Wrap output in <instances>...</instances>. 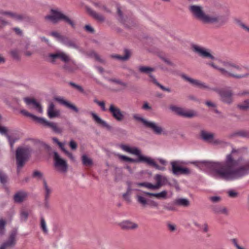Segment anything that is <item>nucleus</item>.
Masks as SVG:
<instances>
[{
  "label": "nucleus",
  "instance_id": "1",
  "mask_svg": "<svg viewBox=\"0 0 249 249\" xmlns=\"http://www.w3.org/2000/svg\"><path fill=\"white\" fill-rule=\"evenodd\" d=\"M239 152L233 149L226 156L224 162L209 160H200L194 163L201 170L208 172L217 179L232 181L242 178L249 174V160L241 163L242 159L238 157Z\"/></svg>",
  "mask_w": 249,
  "mask_h": 249
},
{
  "label": "nucleus",
  "instance_id": "2",
  "mask_svg": "<svg viewBox=\"0 0 249 249\" xmlns=\"http://www.w3.org/2000/svg\"><path fill=\"white\" fill-rule=\"evenodd\" d=\"M60 58L66 63L63 67V69L69 72H72L78 69L76 62L71 59L70 56L64 52L57 51L54 53H49L47 56V60L52 63H55V59Z\"/></svg>",
  "mask_w": 249,
  "mask_h": 249
},
{
  "label": "nucleus",
  "instance_id": "3",
  "mask_svg": "<svg viewBox=\"0 0 249 249\" xmlns=\"http://www.w3.org/2000/svg\"><path fill=\"white\" fill-rule=\"evenodd\" d=\"M188 10L192 15L196 19L204 23H214L218 20V17L215 15H209L205 14L203 7L199 5H190Z\"/></svg>",
  "mask_w": 249,
  "mask_h": 249
},
{
  "label": "nucleus",
  "instance_id": "4",
  "mask_svg": "<svg viewBox=\"0 0 249 249\" xmlns=\"http://www.w3.org/2000/svg\"><path fill=\"white\" fill-rule=\"evenodd\" d=\"M221 63L225 68H220L217 67L214 65L213 63H209L208 64L213 68L214 69L218 70L221 74L227 77H233L236 78H242L246 77L248 75V74H241V75H235L233 74L231 71L233 70H239L240 67L236 64L230 62V61H222Z\"/></svg>",
  "mask_w": 249,
  "mask_h": 249
},
{
  "label": "nucleus",
  "instance_id": "5",
  "mask_svg": "<svg viewBox=\"0 0 249 249\" xmlns=\"http://www.w3.org/2000/svg\"><path fill=\"white\" fill-rule=\"evenodd\" d=\"M44 18L46 21H49L53 24H56L59 21L63 20L69 24L72 28L75 27L74 22L69 17L64 14L58 9H52L51 11V15L46 16Z\"/></svg>",
  "mask_w": 249,
  "mask_h": 249
},
{
  "label": "nucleus",
  "instance_id": "6",
  "mask_svg": "<svg viewBox=\"0 0 249 249\" xmlns=\"http://www.w3.org/2000/svg\"><path fill=\"white\" fill-rule=\"evenodd\" d=\"M20 112L25 116L30 117L36 123L43 127L50 128L56 133H61L62 132V130L57 126V124L55 123L50 122L43 117H37L24 109L21 110Z\"/></svg>",
  "mask_w": 249,
  "mask_h": 249
},
{
  "label": "nucleus",
  "instance_id": "7",
  "mask_svg": "<svg viewBox=\"0 0 249 249\" xmlns=\"http://www.w3.org/2000/svg\"><path fill=\"white\" fill-rule=\"evenodd\" d=\"M135 195L137 202L142 207L154 206L156 193H150L140 190Z\"/></svg>",
  "mask_w": 249,
  "mask_h": 249
},
{
  "label": "nucleus",
  "instance_id": "8",
  "mask_svg": "<svg viewBox=\"0 0 249 249\" xmlns=\"http://www.w3.org/2000/svg\"><path fill=\"white\" fill-rule=\"evenodd\" d=\"M119 147L124 151L134 155L139 158V160L145 161L149 165H154V161L150 158L142 154L141 151L137 147H131L129 145L121 144Z\"/></svg>",
  "mask_w": 249,
  "mask_h": 249
},
{
  "label": "nucleus",
  "instance_id": "9",
  "mask_svg": "<svg viewBox=\"0 0 249 249\" xmlns=\"http://www.w3.org/2000/svg\"><path fill=\"white\" fill-rule=\"evenodd\" d=\"M30 149L27 147H18L16 150L17 170L19 172L27 160L30 154Z\"/></svg>",
  "mask_w": 249,
  "mask_h": 249
},
{
  "label": "nucleus",
  "instance_id": "10",
  "mask_svg": "<svg viewBox=\"0 0 249 249\" xmlns=\"http://www.w3.org/2000/svg\"><path fill=\"white\" fill-rule=\"evenodd\" d=\"M62 44L69 48L77 50L79 53L85 54L88 56L93 57L95 58L97 60H98L99 61H101L99 56L94 51H91L89 53H86L82 48H81L78 46V45L76 43V42L75 41L71 40L66 36L64 40H63V42L62 43Z\"/></svg>",
  "mask_w": 249,
  "mask_h": 249
},
{
  "label": "nucleus",
  "instance_id": "11",
  "mask_svg": "<svg viewBox=\"0 0 249 249\" xmlns=\"http://www.w3.org/2000/svg\"><path fill=\"white\" fill-rule=\"evenodd\" d=\"M54 166L56 169L59 172L65 173L68 169V165L66 160L56 152H53Z\"/></svg>",
  "mask_w": 249,
  "mask_h": 249
},
{
  "label": "nucleus",
  "instance_id": "12",
  "mask_svg": "<svg viewBox=\"0 0 249 249\" xmlns=\"http://www.w3.org/2000/svg\"><path fill=\"white\" fill-rule=\"evenodd\" d=\"M219 95L221 100L225 103L230 104L233 101V93L231 89L229 88L222 89H213Z\"/></svg>",
  "mask_w": 249,
  "mask_h": 249
},
{
  "label": "nucleus",
  "instance_id": "13",
  "mask_svg": "<svg viewBox=\"0 0 249 249\" xmlns=\"http://www.w3.org/2000/svg\"><path fill=\"white\" fill-rule=\"evenodd\" d=\"M170 109L176 114L185 118H192L196 115L195 111L192 110H186L176 106H171Z\"/></svg>",
  "mask_w": 249,
  "mask_h": 249
},
{
  "label": "nucleus",
  "instance_id": "14",
  "mask_svg": "<svg viewBox=\"0 0 249 249\" xmlns=\"http://www.w3.org/2000/svg\"><path fill=\"white\" fill-rule=\"evenodd\" d=\"M108 111L112 117L118 122H121L124 118V112L119 107L113 104H110Z\"/></svg>",
  "mask_w": 249,
  "mask_h": 249
},
{
  "label": "nucleus",
  "instance_id": "15",
  "mask_svg": "<svg viewBox=\"0 0 249 249\" xmlns=\"http://www.w3.org/2000/svg\"><path fill=\"white\" fill-rule=\"evenodd\" d=\"M193 51L199 56L205 58L214 59V56L210 53L209 50L200 46L193 44L192 45Z\"/></svg>",
  "mask_w": 249,
  "mask_h": 249
},
{
  "label": "nucleus",
  "instance_id": "16",
  "mask_svg": "<svg viewBox=\"0 0 249 249\" xmlns=\"http://www.w3.org/2000/svg\"><path fill=\"white\" fill-rule=\"evenodd\" d=\"M118 226L124 230H134L139 227L138 224L130 220H124L118 223Z\"/></svg>",
  "mask_w": 249,
  "mask_h": 249
},
{
  "label": "nucleus",
  "instance_id": "17",
  "mask_svg": "<svg viewBox=\"0 0 249 249\" xmlns=\"http://www.w3.org/2000/svg\"><path fill=\"white\" fill-rule=\"evenodd\" d=\"M126 184L127 186V190L126 193L123 194V197L127 202H130L131 201V196L132 194V191H140V190L139 188L134 187L132 182L127 181L126 182Z\"/></svg>",
  "mask_w": 249,
  "mask_h": 249
},
{
  "label": "nucleus",
  "instance_id": "18",
  "mask_svg": "<svg viewBox=\"0 0 249 249\" xmlns=\"http://www.w3.org/2000/svg\"><path fill=\"white\" fill-rule=\"evenodd\" d=\"M24 101L27 105L30 106V108L36 109V111L39 113H42L43 112V109L41 105L39 103L37 102L35 99L25 98L24 99Z\"/></svg>",
  "mask_w": 249,
  "mask_h": 249
},
{
  "label": "nucleus",
  "instance_id": "19",
  "mask_svg": "<svg viewBox=\"0 0 249 249\" xmlns=\"http://www.w3.org/2000/svg\"><path fill=\"white\" fill-rule=\"evenodd\" d=\"M47 112L48 117L50 119L59 117L60 114V110L55 108L54 105L53 103L49 104Z\"/></svg>",
  "mask_w": 249,
  "mask_h": 249
},
{
  "label": "nucleus",
  "instance_id": "20",
  "mask_svg": "<svg viewBox=\"0 0 249 249\" xmlns=\"http://www.w3.org/2000/svg\"><path fill=\"white\" fill-rule=\"evenodd\" d=\"M138 69L140 72L147 74L150 77L151 81L153 83H156V79L151 74L152 73L155 71L154 68L144 66H140L138 67Z\"/></svg>",
  "mask_w": 249,
  "mask_h": 249
},
{
  "label": "nucleus",
  "instance_id": "21",
  "mask_svg": "<svg viewBox=\"0 0 249 249\" xmlns=\"http://www.w3.org/2000/svg\"><path fill=\"white\" fill-rule=\"evenodd\" d=\"M181 76L184 80H185L186 81H187V82H189L190 84L196 87L203 89L209 88L208 86L206 85L204 83H203L200 81L192 79L184 74H182Z\"/></svg>",
  "mask_w": 249,
  "mask_h": 249
},
{
  "label": "nucleus",
  "instance_id": "22",
  "mask_svg": "<svg viewBox=\"0 0 249 249\" xmlns=\"http://www.w3.org/2000/svg\"><path fill=\"white\" fill-rule=\"evenodd\" d=\"M91 115L92 116V118L94 121L98 124L101 125L103 127L107 128L108 130H110L111 128V127L105 121L102 120L99 116H98L94 112H91L90 113Z\"/></svg>",
  "mask_w": 249,
  "mask_h": 249
},
{
  "label": "nucleus",
  "instance_id": "23",
  "mask_svg": "<svg viewBox=\"0 0 249 249\" xmlns=\"http://www.w3.org/2000/svg\"><path fill=\"white\" fill-rule=\"evenodd\" d=\"M134 187L138 188L139 187H143L149 190L156 189V184H153L147 182H132Z\"/></svg>",
  "mask_w": 249,
  "mask_h": 249
},
{
  "label": "nucleus",
  "instance_id": "24",
  "mask_svg": "<svg viewBox=\"0 0 249 249\" xmlns=\"http://www.w3.org/2000/svg\"><path fill=\"white\" fill-rule=\"evenodd\" d=\"M55 100L58 102L60 104L65 106L67 107H69L76 112L78 111V109L73 105L71 104L68 101L65 100L64 98L61 97L55 98Z\"/></svg>",
  "mask_w": 249,
  "mask_h": 249
},
{
  "label": "nucleus",
  "instance_id": "25",
  "mask_svg": "<svg viewBox=\"0 0 249 249\" xmlns=\"http://www.w3.org/2000/svg\"><path fill=\"white\" fill-rule=\"evenodd\" d=\"M201 137L206 142H215L213 140V135L211 133L202 130L201 132Z\"/></svg>",
  "mask_w": 249,
  "mask_h": 249
},
{
  "label": "nucleus",
  "instance_id": "26",
  "mask_svg": "<svg viewBox=\"0 0 249 249\" xmlns=\"http://www.w3.org/2000/svg\"><path fill=\"white\" fill-rule=\"evenodd\" d=\"M174 204L176 205L186 207L189 206L190 201L187 198H179L174 201Z\"/></svg>",
  "mask_w": 249,
  "mask_h": 249
},
{
  "label": "nucleus",
  "instance_id": "27",
  "mask_svg": "<svg viewBox=\"0 0 249 249\" xmlns=\"http://www.w3.org/2000/svg\"><path fill=\"white\" fill-rule=\"evenodd\" d=\"M27 196V194L26 193L24 192H19L15 195L14 199L17 203H21L25 200Z\"/></svg>",
  "mask_w": 249,
  "mask_h": 249
},
{
  "label": "nucleus",
  "instance_id": "28",
  "mask_svg": "<svg viewBox=\"0 0 249 249\" xmlns=\"http://www.w3.org/2000/svg\"><path fill=\"white\" fill-rule=\"evenodd\" d=\"M43 189L44 190V198L46 203H48L51 194L52 193L51 189L47 185L45 180H43Z\"/></svg>",
  "mask_w": 249,
  "mask_h": 249
},
{
  "label": "nucleus",
  "instance_id": "29",
  "mask_svg": "<svg viewBox=\"0 0 249 249\" xmlns=\"http://www.w3.org/2000/svg\"><path fill=\"white\" fill-rule=\"evenodd\" d=\"M15 243V234L12 233L9 238V240L2 244L0 246V249H5L8 247L13 246Z\"/></svg>",
  "mask_w": 249,
  "mask_h": 249
},
{
  "label": "nucleus",
  "instance_id": "30",
  "mask_svg": "<svg viewBox=\"0 0 249 249\" xmlns=\"http://www.w3.org/2000/svg\"><path fill=\"white\" fill-rule=\"evenodd\" d=\"M168 183L167 178L160 175H157V189L161 186L165 185Z\"/></svg>",
  "mask_w": 249,
  "mask_h": 249
},
{
  "label": "nucleus",
  "instance_id": "31",
  "mask_svg": "<svg viewBox=\"0 0 249 249\" xmlns=\"http://www.w3.org/2000/svg\"><path fill=\"white\" fill-rule=\"evenodd\" d=\"M236 25L245 32L249 34V25L242 22L239 19H235Z\"/></svg>",
  "mask_w": 249,
  "mask_h": 249
},
{
  "label": "nucleus",
  "instance_id": "32",
  "mask_svg": "<svg viewBox=\"0 0 249 249\" xmlns=\"http://www.w3.org/2000/svg\"><path fill=\"white\" fill-rule=\"evenodd\" d=\"M124 55V56H121L119 55H112V57L121 60L125 61L128 60L130 56V52L128 50H125Z\"/></svg>",
  "mask_w": 249,
  "mask_h": 249
},
{
  "label": "nucleus",
  "instance_id": "33",
  "mask_svg": "<svg viewBox=\"0 0 249 249\" xmlns=\"http://www.w3.org/2000/svg\"><path fill=\"white\" fill-rule=\"evenodd\" d=\"M178 162L173 161L171 162L172 171L174 174L178 175L181 174L182 167L178 165Z\"/></svg>",
  "mask_w": 249,
  "mask_h": 249
},
{
  "label": "nucleus",
  "instance_id": "34",
  "mask_svg": "<svg viewBox=\"0 0 249 249\" xmlns=\"http://www.w3.org/2000/svg\"><path fill=\"white\" fill-rule=\"evenodd\" d=\"M167 162L165 160L159 158L157 159V169L164 170L165 169V166Z\"/></svg>",
  "mask_w": 249,
  "mask_h": 249
},
{
  "label": "nucleus",
  "instance_id": "35",
  "mask_svg": "<svg viewBox=\"0 0 249 249\" xmlns=\"http://www.w3.org/2000/svg\"><path fill=\"white\" fill-rule=\"evenodd\" d=\"M81 160L83 164L85 166H91L93 164L92 159L86 155H83L81 157Z\"/></svg>",
  "mask_w": 249,
  "mask_h": 249
},
{
  "label": "nucleus",
  "instance_id": "36",
  "mask_svg": "<svg viewBox=\"0 0 249 249\" xmlns=\"http://www.w3.org/2000/svg\"><path fill=\"white\" fill-rule=\"evenodd\" d=\"M142 124L145 127L150 128L156 132V124L155 123L148 121L145 119Z\"/></svg>",
  "mask_w": 249,
  "mask_h": 249
},
{
  "label": "nucleus",
  "instance_id": "37",
  "mask_svg": "<svg viewBox=\"0 0 249 249\" xmlns=\"http://www.w3.org/2000/svg\"><path fill=\"white\" fill-rule=\"evenodd\" d=\"M142 124L145 127L150 128L156 132V124L155 123L148 121L145 119Z\"/></svg>",
  "mask_w": 249,
  "mask_h": 249
},
{
  "label": "nucleus",
  "instance_id": "38",
  "mask_svg": "<svg viewBox=\"0 0 249 249\" xmlns=\"http://www.w3.org/2000/svg\"><path fill=\"white\" fill-rule=\"evenodd\" d=\"M50 35L54 38H55L58 41L62 43L63 40H64L66 36H61L59 33L57 32H52L50 33Z\"/></svg>",
  "mask_w": 249,
  "mask_h": 249
},
{
  "label": "nucleus",
  "instance_id": "39",
  "mask_svg": "<svg viewBox=\"0 0 249 249\" xmlns=\"http://www.w3.org/2000/svg\"><path fill=\"white\" fill-rule=\"evenodd\" d=\"M238 108L242 110H246L249 108V100H245L243 102L238 104Z\"/></svg>",
  "mask_w": 249,
  "mask_h": 249
},
{
  "label": "nucleus",
  "instance_id": "40",
  "mask_svg": "<svg viewBox=\"0 0 249 249\" xmlns=\"http://www.w3.org/2000/svg\"><path fill=\"white\" fill-rule=\"evenodd\" d=\"M88 11L94 18L97 20L101 21H102L104 20V18L102 15L98 14L90 9H88Z\"/></svg>",
  "mask_w": 249,
  "mask_h": 249
},
{
  "label": "nucleus",
  "instance_id": "41",
  "mask_svg": "<svg viewBox=\"0 0 249 249\" xmlns=\"http://www.w3.org/2000/svg\"><path fill=\"white\" fill-rule=\"evenodd\" d=\"M40 227L43 231V232L47 234L48 233V231L47 228V225L43 217H41L40 219Z\"/></svg>",
  "mask_w": 249,
  "mask_h": 249
},
{
  "label": "nucleus",
  "instance_id": "42",
  "mask_svg": "<svg viewBox=\"0 0 249 249\" xmlns=\"http://www.w3.org/2000/svg\"><path fill=\"white\" fill-rule=\"evenodd\" d=\"M94 102L97 104L99 107H101V109L103 111H107V109L105 107V103L104 101H100L98 100L97 99H94Z\"/></svg>",
  "mask_w": 249,
  "mask_h": 249
},
{
  "label": "nucleus",
  "instance_id": "43",
  "mask_svg": "<svg viewBox=\"0 0 249 249\" xmlns=\"http://www.w3.org/2000/svg\"><path fill=\"white\" fill-rule=\"evenodd\" d=\"M6 221L3 219H0V235H2L5 231V226Z\"/></svg>",
  "mask_w": 249,
  "mask_h": 249
},
{
  "label": "nucleus",
  "instance_id": "44",
  "mask_svg": "<svg viewBox=\"0 0 249 249\" xmlns=\"http://www.w3.org/2000/svg\"><path fill=\"white\" fill-rule=\"evenodd\" d=\"M25 18V16L24 15L15 13L12 18L18 21H21L23 20Z\"/></svg>",
  "mask_w": 249,
  "mask_h": 249
},
{
  "label": "nucleus",
  "instance_id": "45",
  "mask_svg": "<svg viewBox=\"0 0 249 249\" xmlns=\"http://www.w3.org/2000/svg\"><path fill=\"white\" fill-rule=\"evenodd\" d=\"M167 197V192L163 190L160 193H157V198L166 199Z\"/></svg>",
  "mask_w": 249,
  "mask_h": 249
},
{
  "label": "nucleus",
  "instance_id": "46",
  "mask_svg": "<svg viewBox=\"0 0 249 249\" xmlns=\"http://www.w3.org/2000/svg\"><path fill=\"white\" fill-rule=\"evenodd\" d=\"M33 176L34 178H36L38 179H42L43 181L45 180L43 177L42 174L38 171H35L33 172Z\"/></svg>",
  "mask_w": 249,
  "mask_h": 249
},
{
  "label": "nucleus",
  "instance_id": "47",
  "mask_svg": "<svg viewBox=\"0 0 249 249\" xmlns=\"http://www.w3.org/2000/svg\"><path fill=\"white\" fill-rule=\"evenodd\" d=\"M62 151L65 153L66 155L68 156V157L70 159V160L73 161H75V159L74 156L72 155V154L69 151H68L67 150H66L65 148L63 149Z\"/></svg>",
  "mask_w": 249,
  "mask_h": 249
},
{
  "label": "nucleus",
  "instance_id": "48",
  "mask_svg": "<svg viewBox=\"0 0 249 249\" xmlns=\"http://www.w3.org/2000/svg\"><path fill=\"white\" fill-rule=\"evenodd\" d=\"M166 133L167 132L164 128L157 125V135H165Z\"/></svg>",
  "mask_w": 249,
  "mask_h": 249
},
{
  "label": "nucleus",
  "instance_id": "49",
  "mask_svg": "<svg viewBox=\"0 0 249 249\" xmlns=\"http://www.w3.org/2000/svg\"><path fill=\"white\" fill-rule=\"evenodd\" d=\"M133 117L134 118V119H135V120L138 121V122H140L141 123H142L143 124V122L144 121V120H145L144 118H143L140 115L138 114H134L133 115Z\"/></svg>",
  "mask_w": 249,
  "mask_h": 249
},
{
  "label": "nucleus",
  "instance_id": "50",
  "mask_svg": "<svg viewBox=\"0 0 249 249\" xmlns=\"http://www.w3.org/2000/svg\"><path fill=\"white\" fill-rule=\"evenodd\" d=\"M7 181V176L6 175L2 172L1 171H0V181L2 183H5Z\"/></svg>",
  "mask_w": 249,
  "mask_h": 249
},
{
  "label": "nucleus",
  "instance_id": "51",
  "mask_svg": "<svg viewBox=\"0 0 249 249\" xmlns=\"http://www.w3.org/2000/svg\"><path fill=\"white\" fill-rule=\"evenodd\" d=\"M14 13H15L14 12H10V11H0V14L8 16L11 18H13Z\"/></svg>",
  "mask_w": 249,
  "mask_h": 249
},
{
  "label": "nucleus",
  "instance_id": "52",
  "mask_svg": "<svg viewBox=\"0 0 249 249\" xmlns=\"http://www.w3.org/2000/svg\"><path fill=\"white\" fill-rule=\"evenodd\" d=\"M158 57L161 60V61H163V62H164L167 65H170V66H172L173 65V63L171 62H170L167 59H166V58H165L164 57H163L161 55H158Z\"/></svg>",
  "mask_w": 249,
  "mask_h": 249
},
{
  "label": "nucleus",
  "instance_id": "53",
  "mask_svg": "<svg viewBox=\"0 0 249 249\" xmlns=\"http://www.w3.org/2000/svg\"><path fill=\"white\" fill-rule=\"evenodd\" d=\"M228 194L231 197H236L238 196V193L233 190H229L228 191Z\"/></svg>",
  "mask_w": 249,
  "mask_h": 249
},
{
  "label": "nucleus",
  "instance_id": "54",
  "mask_svg": "<svg viewBox=\"0 0 249 249\" xmlns=\"http://www.w3.org/2000/svg\"><path fill=\"white\" fill-rule=\"evenodd\" d=\"M53 141L54 142L57 143L59 145V146L60 147L62 150L65 148L64 144L62 142H60L56 138H53Z\"/></svg>",
  "mask_w": 249,
  "mask_h": 249
},
{
  "label": "nucleus",
  "instance_id": "55",
  "mask_svg": "<svg viewBox=\"0 0 249 249\" xmlns=\"http://www.w3.org/2000/svg\"><path fill=\"white\" fill-rule=\"evenodd\" d=\"M70 84L71 86H72L73 87L75 88L76 89H77L78 91H79L80 92H84V89H83V88L82 87H81L80 86L76 85V84H74V83H72V82H71L70 83Z\"/></svg>",
  "mask_w": 249,
  "mask_h": 249
},
{
  "label": "nucleus",
  "instance_id": "56",
  "mask_svg": "<svg viewBox=\"0 0 249 249\" xmlns=\"http://www.w3.org/2000/svg\"><path fill=\"white\" fill-rule=\"evenodd\" d=\"M94 5L97 7H99V8H101V9L104 10L105 11L108 12H109V10H108L105 5L102 4L101 3H99H99H94Z\"/></svg>",
  "mask_w": 249,
  "mask_h": 249
},
{
  "label": "nucleus",
  "instance_id": "57",
  "mask_svg": "<svg viewBox=\"0 0 249 249\" xmlns=\"http://www.w3.org/2000/svg\"><path fill=\"white\" fill-rule=\"evenodd\" d=\"M7 131L8 130L7 129V132L6 133H7ZM4 135L6 136L8 140V141L9 142V143L11 145V147H12L13 146V144L14 143H15V142H16V140L15 139H12L10 136H9L7 133H6V134H4Z\"/></svg>",
  "mask_w": 249,
  "mask_h": 249
},
{
  "label": "nucleus",
  "instance_id": "58",
  "mask_svg": "<svg viewBox=\"0 0 249 249\" xmlns=\"http://www.w3.org/2000/svg\"><path fill=\"white\" fill-rule=\"evenodd\" d=\"M28 216V213L25 211H23L20 213V217L21 220H25Z\"/></svg>",
  "mask_w": 249,
  "mask_h": 249
},
{
  "label": "nucleus",
  "instance_id": "59",
  "mask_svg": "<svg viewBox=\"0 0 249 249\" xmlns=\"http://www.w3.org/2000/svg\"><path fill=\"white\" fill-rule=\"evenodd\" d=\"M175 205L174 204V203L173 204H168L166 206V208L167 210H169V211H176L177 209H176V207L175 206Z\"/></svg>",
  "mask_w": 249,
  "mask_h": 249
},
{
  "label": "nucleus",
  "instance_id": "60",
  "mask_svg": "<svg viewBox=\"0 0 249 249\" xmlns=\"http://www.w3.org/2000/svg\"><path fill=\"white\" fill-rule=\"evenodd\" d=\"M11 55L15 59L18 58V52L16 50H14L11 52Z\"/></svg>",
  "mask_w": 249,
  "mask_h": 249
},
{
  "label": "nucleus",
  "instance_id": "61",
  "mask_svg": "<svg viewBox=\"0 0 249 249\" xmlns=\"http://www.w3.org/2000/svg\"><path fill=\"white\" fill-rule=\"evenodd\" d=\"M157 86H158L161 90H162L163 91H167L169 92L171 91V90L169 88H165L164 86H163L162 85L160 84L159 83H158L157 82Z\"/></svg>",
  "mask_w": 249,
  "mask_h": 249
},
{
  "label": "nucleus",
  "instance_id": "62",
  "mask_svg": "<svg viewBox=\"0 0 249 249\" xmlns=\"http://www.w3.org/2000/svg\"><path fill=\"white\" fill-rule=\"evenodd\" d=\"M111 81L116 83V84H118L119 85H120L121 86H124V87H125L126 86V84L124 83V82H123L122 81H121V80H117V79H112L111 80Z\"/></svg>",
  "mask_w": 249,
  "mask_h": 249
},
{
  "label": "nucleus",
  "instance_id": "63",
  "mask_svg": "<svg viewBox=\"0 0 249 249\" xmlns=\"http://www.w3.org/2000/svg\"><path fill=\"white\" fill-rule=\"evenodd\" d=\"M70 146L71 147V149L75 150L77 148V144L74 141L71 140L70 142Z\"/></svg>",
  "mask_w": 249,
  "mask_h": 249
},
{
  "label": "nucleus",
  "instance_id": "64",
  "mask_svg": "<svg viewBox=\"0 0 249 249\" xmlns=\"http://www.w3.org/2000/svg\"><path fill=\"white\" fill-rule=\"evenodd\" d=\"M117 155L118 157L119 158V159H120L121 160L127 161L128 159V157L121 154H117Z\"/></svg>",
  "mask_w": 249,
  "mask_h": 249
}]
</instances>
